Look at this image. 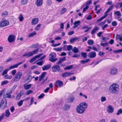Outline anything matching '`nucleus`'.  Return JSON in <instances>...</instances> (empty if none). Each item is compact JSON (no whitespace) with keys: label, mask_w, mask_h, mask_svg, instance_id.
<instances>
[{"label":"nucleus","mask_w":122,"mask_h":122,"mask_svg":"<svg viewBox=\"0 0 122 122\" xmlns=\"http://www.w3.org/2000/svg\"><path fill=\"white\" fill-rule=\"evenodd\" d=\"M117 39H119L121 41H122V34L121 35H117L116 36Z\"/></svg>","instance_id":"obj_35"},{"label":"nucleus","mask_w":122,"mask_h":122,"mask_svg":"<svg viewBox=\"0 0 122 122\" xmlns=\"http://www.w3.org/2000/svg\"><path fill=\"white\" fill-rule=\"evenodd\" d=\"M9 71V70L8 69H6L5 70H4L3 72L2 75V76H4L5 74H6L8 71Z\"/></svg>","instance_id":"obj_51"},{"label":"nucleus","mask_w":122,"mask_h":122,"mask_svg":"<svg viewBox=\"0 0 122 122\" xmlns=\"http://www.w3.org/2000/svg\"><path fill=\"white\" fill-rule=\"evenodd\" d=\"M70 108V106L67 104H65L63 107V109L64 110H68Z\"/></svg>","instance_id":"obj_26"},{"label":"nucleus","mask_w":122,"mask_h":122,"mask_svg":"<svg viewBox=\"0 0 122 122\" xmlns=\"http://www.w3.org/2000/svg\"><path fill=\"white\" fill-rule=\"evenodd\" d=\"M73 74L71 73L66 72L62 74L61 76H63V77H64L68 76Z\"/></svg>","instance_id":"obj_19"},{"label":"nucleus","mask_w":122,"mask_h":122,"mask_svg":"<svg viewBox=\"0 0 122 122\" xmlns=\"http://www.w3.org/2000/svg\"><path fill=\"white\" fill-rule=\"evenodd\" d=\"M5 114L3 113L0 117V122L4 118V116L6 117H8L10 114L9 109H7L5 112Z\"/></svg>","instance_id":"obj_7"},{"label":"nucleus","mask_w":122,"mask_h":122,"mask_svg":"<svg viewBox=\"0 0 122 122\" xmlns=\"http://www.w3.org/2000/svg\"><path fill=\"white\" fill-rule=\"evenodd\" d=\"M62 48H54V50L56 51H60L61 50Z\"/></svg>","instance_id":"obj_52"},{"label":"nucleus","mask_w":122,"mask_h":122,"mask_svg":"<svg viewBox=\"0 0 122 122\" xmlns=\"http://www.w3.org/2000/svg\"><path fill=\"white\" fill-rule=\"evenodd\" d=\"M99 28L97 26H95L93 29V30L91 32V33L92 35L94 34L98 30Z\"/></svg>","instance_id":"obj_20"},{"label":"nucleus","mask_w":122,"mask_h":122,"mask_svg":"<svg viewBox=\"0 0 122 122\" xmlns=\"http://www.w3.org/2000/svg\"><path fill=\"white\" fill-rule=\"evenodd\" d=\"M23 56L26 57H29L32 55L31 52H30L25 53L23 55Z\"/></svg>","instance_id":"obj_25"},{"label":"nucleus","mask_w":122,"mask_h":122,"mask_svg":"<svg viewBox=\"0 0 122 122\" xmlns=\"http://www.w3.org/2000/svg\"><path fill=\"white\" fill-rule=\"evenodd\" d=\"M41 24H39L37 25L35 28V30H38L40 29V28L41 27Z\"/></svg>","instance_id":"obj_44"},{"label":"nucleus","mask_w":122,"mask_h":122,"mask_svg":"<svg viewBox=\"0 0 122 122\" xmlns=\"http://www.w3.org/2000/svg\"><path fill=\"white\" fill-rule=\"evenodd\" d=\"M36 33L35 31H34L32 33H30L28 35V37H30L36 35Z\"/></svg>","instance_id":"obj_36"},{"label":"nucleus","mask_w":122,"mask_h":122,"mask_svg":"<svg viewBox=\"0 0 122 122\" xmlns=\"http://www.w3.org/2000/svg\"><path fill=\"white\" fill-rule=\"evenodd\" d=\"M46 74V73L44 72L42 73L39 76V81H41L43 80L45 78V76Z\"/></svg>","instance_id":"obj_13"},{"label":"nucleus","mask_w":122,"mask_h":122,"mask_svg":"<svg viewBox=\"0 0 122 122\" xmlns=\"http://www.w3.org/2000/svg\"><path fill=\"white\" fill-rule=\"evenodd\" d=\"M22 62H20L17 63L16 64H15L11 66H10L9 68V69H12L14 68H17L18 67V66L20 65L22 63Z\"/></svg>","instance_id":"obj_16"},{"label":"nucleus","mask_w":122,"mask_h":122,"mask_svg":"<svg viewBox=\"0 0 122 122\" xmlns=\"http://www.w3.org/2000/svg\"><path fill=\"white\" fill-rule=\"evenodd\" d=\"M7 106V100L5 99H3L1 101L0 107L1 110L5 108Z\"/></svg>","instance_id":"obj_3"},{"label":"nucleus","mask_w":122,"mask_h":122,"mask_svg":"<svg viewBox=\"0 0 122 122\" xmlns=\"http://www.w3.org/2000/svg\"><path fill=\"white\" fill-rule=\"evenodd\" d=\"M44 95L45 94H42L38 97V98L39 99H41L43 98Z\"/></svg>","instance_id":"obj_57"},{"label":"nucleus","mask_w":122,"mask_h":122,"mask_svg":"<svg viewBox=\"0 0 122 122\" xmlns=\"http://www.w3.org/2000/svg\"><path fill=\"white\" fill-rule=\"evenodd\" d=\"M18 19L20 21H22L24 19V17L21 14H20L18 17Z\"/></svg>","instance_id":"obj_39"},{"label":"nucleus","mask_w":122,"mask_h":122,"mask_svg":"<svg viewBox=\"0 0 122 122\" xmlns=\"http://www.w3.org/2000/svg\"><path fill=\"white\" fill-rule=\"evenodd\" d=\"M88 56L90 58H93L95 57L96 55V53L95 51H91L88 54Z\"/></svg>","instance_id":"obj_9"},{"label":"nucleus","mask_w":122,"mask_h":122,"mask_svg":"<svg viewBox=\"0 0 122 122\" xmlns=\"http://www.w3.org/2000/svg\"><path fill=\"white\" fill-rule=\"evenodd\" d=\"M15 38V36L14 35H10L8 38V41L10 43L14 41Z\"/></svg>","instance_id":"obj_10"},{"label":"nucleus","mask_w":122,"mask_h":122,"mask_svg":"<svg viewBox=\"0 0 122 122\" xmlns=\"http://www.w3.org/2000/svg\"><path fill=\"white\" fill-rule=\"evenodd\" d=\"M9 24L8 21L5 20L0 22V26H5L8 25Z\"/></svg>","instance_id":"obj_8"},{"label":"nucleus","mask_w":122,"mask_h":122,"mask_svg":"<svg viewBox=\"0 0 122 122\" xmlns=\"http://www.w3.org/2000/svg\"><path fill=\"white\" fill-rule=\"evenodd\" d=\"M12 93V92L10 91L8 93H6L5 95V97L9 98H10L11 97V94Z\"/></svg>","instance_id":"obj_32"},{"label":"nucleus","mask_w":122,"mask_h":122,"mask_svg":"<svg viewBox=\"0 0 122 122\" xmlns=\"http://www.w3.org/2000/svg\"><path fill=\"white\" fill-rule=\"evenodd\" d=\"M89 8V7L88 6L86 5V6L83 9L82 12L84 13L86 10H87Z\"/></svg>","instance_id":"obj_59"},{"label":"nucleus","mask_w":122,"mask_h":122,"mask_svg":"<svg viewBox=\"0 0 122 122\" xmlns=\"http://www.w3.org/2000/svg\"><path fill=\"white\" fill-rule=\"evenodd\" d=\"M108 43H107V42L105 43H101L100 44V45L102 46H103V47H105V46H107L108 45Z\"/></svg>","instance_id":"obj_49"},{"label":"nucleus","mask_w":122,"mask_h":122,"mask_svg":"<svg viewBox=\"0 0 122 122\" xmlns=\"http://www.w3.org/2000/svg\"><path fill=\"white\" fill-rule=\"evenodd\" d=\"M106 100V97H102L101 98V101L102 102H103L105 101Z\"/></svg>","instance_id":"obj_50"},{"label":"nucleus","mask_w":122,"mask_h":122,"mask_svg":"<svg viewBox=\"0 0 122 122\" xmlns=\"http://www.w3.org/2000/svg\"><path fill=\"white\" fill-rule=\"evenodd\" d=\"M72 46L71 45H68L67 47V50L68 51H70L72 50Z\"/></svg>","instance_id":"obj_47"},{"label":"nucleus","mask_w":122,"mask_h":122,"mask_svg":"<svg viewBox=\"0 0 122 122\" xmlns=\"http://www.w3.org/2000/svg\"><path fill=\"white\" fill-rule=\"evenodd\" d=\"M10 110L11 112H13L15 111V109L13 106H12L10 107Z\"/></svg>","instance_id":"obj_60"},{"label":"nucleus","mask_w":122,"mask_h":122,"mask_svg":"<svg viewBox=\"0 0 122 122\" xmlns=\"http://www.w3.org/2000/svg\"><path fill=\"white\" fill-rule=\"evenodd\" d=\"M66 58L65 56H63L62 58H60L59 61L57 63V64L59 65L61 64L63 62L66 60Z\"/></svg>","instance_id":"obj_14"},{"label":"nucleus","mask_w":122,"mask_h":122,"mask_svg":"<svg viewBox=\"0 0 122 122\" xmlns=\"http://www.w3.org/2000/svg\"><path fill=\"white\" fill-rule=\"evenodd\" d=\"M110 122H117V121L116 119H113L110 120Z\"/></svg>","instance_id":"obj_64"},{"label":"nucleus","mask_w":122,"mask_h":122,"mask_svg":"<svg viewBox=\"0 0 122 122\" xmlns=\"http://www.w3.org/2000/svg\"><path fill=\"white\" fill-rule=\"evenodd\" d=\"M43 55V54H40L39 55H37L34 57L31 58L30 61V62L32 63L34 61H35L37 58L40 57L41 56Z\"/></svg>","instance_id":"obj_12"},{"label":"nucleus","mask_w":122,"mask_h":122,"mask_svg":"<svg viewBox=\"0 0 122 122\" xmlns=\"http://www.w3.org/2000/svg\"><path fill=\"white\" fill-rule=\"evenodd\" d=\"M8 83V81H3L1 82V85H4L5 84H6Z\"/></svg>","instance_id":"obj_53"},{"label":"nucleus","mask_w":122,"mask_h":122,"mask_svg":"<svg viewBox=\"0 0 122 122\" xmlns=\"http://www.w3.org/2000/svg\"><path fill=\"white\" fill-rule=\"evenodd\" d=\"M66 8L63 7L61 10V14H63L66 12Z\"/></svg>","instance_id":"obj_43"},{"label":"nucleus","mask_w":122,"mask_h":122,"mask_svg":"<svg viewBox=\"0 0 122 122\" xmlns=\"http://www.w3.org/2000/svg\"><path fill=\"white\" fill-rule=\"evenodd\" d=\"M117 8H120L122 7V2H118L115 5Z\"/></svg>","instance_id":"obj_28"},{"label":"nucleus","mask_w":122,"mask_h":122,"mask_svg":"<svg viewBox=\"0 0 122 122\" xmlns=\"http://www.w3.org/2000/svg\"><path fill=\"white\" fill-rule=\"evenodd\" d=\"M23 102L22 100H20L17 103V104L20 107L23 104Z\"/></svg>","instance_id":"obj_46"},{"label":"nucleus","mask_w":122,"mask_h":122,"mask_svg":"<svg viewBox=\"0 0 122 122\" xmlns=\"http://www.w3.org/2000/svg\"><path fill=\"white\" fill-rule=\"evenodd\" d=\"M56 55L55 53H51L49 55L50 57L49 59L50 61L52 62H55L57 60V59L55 58L56 56Z\"/></svg>","instance_id":"obj_4"},{"label":"nucleus","mask_w":122,"mask_h":122,"mask_svg":"<svg viewBox=\"0 0 122 122\" xmlns=\"http://www.w3.org/2000/svg\"><path fill=\"white\" fill-rule=\"evenodd\" d=\"M119 89L118 85L117 84L114 83L110 86L109 90L110 92L112 93L116 94L118 92Z\"/></svg>","instance_id":"obj_2"},{"label":"nucleus","mask_w":122,"mask_h":122,"mask_svg":"<svg viewBox=\"0 0 122 122\" xmlns=\"http://www.w3.org/2000/svg\"><path fill=\"white\" fill-rule=\"evenodd\" d=\"M72 51L75 53H76L78 52L79 50L76 47H74V48L72 50Z\"/></svg>","instance_id":"obj_40"},{"label":"nucleus","mask_w":122,"mask_h":122,"mask_svg":"<svg viewBox=\"0 0 122 122\" xmlns=\"http://www.w3.org/2000/svg\"><path fill=\"white\" fill-rule=\"evenodd\" d=\"M32 79V76L31 75H29L26 79V80L27 82L30 81Z\"/></svg>","instance_id":"obj_38"},{"label":"nucleus","mask_w":122,"mask_h":122,"mask_svg":"<svg viewBox=\"0 0 122 122\" xmlns=\"http://www.w3.org/2000/svg\"><path fill=\"white\" fill-rule=\"evenodd\" d=\"M74 100V98L73 97H69L67 99V101L68 103L72 102Z\"/></svg>","instance_id":"obj_27"},{"label":"nucleus","mask_w":122,"mask_h":122,"mask_svg":"<svg viewBox=\"0 0 122 122\" xmlns=\"http://www.w3.org/2000/svg\"><path fill=\"white\" fill-rule=\"evenodd\" d=\"M52 71L53 72H61L62 70L61 69L60 66L58 65H55L52 67Z\"/></svg>","instance_id":"obj_6"},{"label":"nucleus","mask_w":122,"mask_h":122,"mask_svg":"<svg viewBox=\"0 0 122 122\" xmlns=\"http://www.w3.org/2000/svg\"><path fill=\"white\" fill-rule=\"evenodd\" d=\"M80 22V21L79 20L76 21L74 22V25H76V26H77L79 24Z\"/></svg>","instance_id":"obj_54"},{"label":"nucleus","mask_w":122,"mask_h":122,"mask_svg":"<svg viewBox=\"0 0 122 122\" xmlns=\"http://www.w3.org/2000/svg\"><path fill=\"white\" fill-rule=\"evenodd\" d=\"M81 55L83 57L86 58L87 57V54L86 53L82 52Z\"/></svg>","instance_id":"obj_48"},{"label":"nucleus","mask_w":122,"mask_h":122,"mask_svg":"<svg viewBox=\"0 0 122 122\" xmlns=\"http://www.w3.org/2000/svg\"><path fill=\"white\" fill-rule=\"evenodd\" d=\"M87 104L86 103L83 102L81 103L76 107V110L77 112L79 114L83 113L87 108Z\"/></svg>","instance_id":"obj_1"},{"label":"nucleus","mask_w":122,"mask_h":122,"mask_svg":"<svg viewBox=\"0 0 122 122\" xmlns=\"http://www.w3.org/2000/svg\"><path fill=\"white\" fill-rule=\"evenodd\" d=\"M78 39V38H71L70 39V42L72 43Z\"/></svg>","instance_id":"obj_42"},{"label":"nucleus","mask_w":122,"mask_h":122,"mask_svg":"<svg viewBox=\"0 0 122 122\" xmlns=\"http://www.w3.org/2000/svg\"><path fill=\"white\" fill-rule=\"evenodd\" d=\"M38 19L37 18L33 19L31 22V24L34 25L37 24L38 22Z\"/></svg>","instance_id":"obj_21"},{"label":"nucleus","mask_w":122,"mask_h":122,"mask_svg":"<svg viewBox=\"0 0 122 122\" xmlns=\"http://www.w3.org/2000/svg\"><path fill=\"white\" fill-rule=\"evenodd\" d=\"M114 110L113 107L111 105H109L107 107V111L109 113H112Z\"/></svg>","instance_id":"obj_15"},{"label":"nucleus","mask_w":122,"mask_h":122,"mask_svg":"<svg viewBox=\"0 0 122 122\" xmlns=\"http://www.w3.org/2000/svg\"><path fill=\"white\" fill-rule=\"evenodd\" d=\"M114 5H112L110 6L109 8H108L107 10L105 12V14H107V13L109 12L110 11L112 10L113 8Z\"/></svg>","instance_id":"obj_24"},{"label":"nucleus","mask_w":122,"mask_h":122,"mask_svg":"<svg viewBox=\"0 0 122 122\" xmlns=\"http://www.w3.org/2000/svg\"><path fill=\"white\" fill-rule=\"evenodd\" d=\"M89 60V59H88L86 60H81V63L84 64L87 62Z\"/></svg>","instance_id":"obj_45"},{"label":"nucleus","mask_w":122,"mask_h":122,"mask_svg":"<svg viewBox=\"0 0 122 122\" xmlns=\"http://www.w3.org/2000/svg\"><path fill=\"white\" fill-rule=\"evenodd\" d=\"M28 1V0H21L20 2L21 4L22 5H25L27 4Z\"/></svg>","instance_id":"obj_31"},{"label":"nucleus","mask_w":122,"mask_h":122,"mask_svg":"<svg viewBox=\"0 0 122 122\" xmlns=\"http://www.w3.org/2000/svg\"><path fill=\"white\" fill-rule=\"evenodd\" d=\"M114 14L118 17H120L122 15L121 14L120 11H119L115 12Z\"/></svg>","instance_id":"obj_34"},{"label":"nucleus","mask_w":122,"mask_h":122,"mask_svg":"<svg viewBox=\"0 0 122 122\" xmlns=\"http://www.w3.org/2000/svg\"><path fill=\"white\" fill-rule=\"evenodd\" d=\"M51 66V65L48 64L42 67V69L43 71H44L48 70L49 69Z\"/></svg>","instance_id":"obj_23"},{"label":"nucleus","mask_w":122,"mask_h":122,"mask_svg":"<svg viewBox=\"0 0 122 122\" xmlns=\"http://www.w3.org/2000/svg\"><path fill=\"white\" fill-rule=\"evenodd\" d=\"M39 51L38 49H37L33 50L31 52L32 56L34 54H36Z\"/></svg>","instance_id":"obj_30"},{"label":"nucleus","mask_w":122,"mask_h":122,"mask_svg":"<svg viewBox=\"0 0 122 122\" xmlns=\"http://www.w3.org/2000/svg\"><path fill=\"white\" fill-rule=\"evenodd\" d=\"M22 75V73L20 71L18 72L14 78V81H19Z\"/></svg>","instance_id":"obj_5"},{"label":"nucleus","mask_w":122,"mask_h":122,"mask_svg":"<svg viewBox=\"0 0 122 122\" xmlns=\"http://www.w3.org/2000/svg\"><path fill=\"white\" fill-rule=\"evenodd\" d=\"M43 2V0H37L36 5L37 6H40L42 5Z\"/></svg>","instance_id":"obj_22"},{"label":"nucleus","mask_w":122,"mask_h":122,"mask_svg":"<svg viewBox=\"0 0 122 122\" xmlns=\"http://www.w3.org/2000/svg\"><path fill=\"white\" fill-rule=\"evenodd\" d=\"M62 82L59 80H57L55 83V86L56 87H60L63 85Z\"/></svg>","instance_id":"obj_11"},{"label":"nucleus","mask_w":122,"mask_h":122,"mask_svg":"<svg viewBox=\"0 0 122 122\" xmlns=\"http://www.w3.org/2000/svg\"><path fill=\"white\" fill-rule=\"evenodd\" d=\"M43 61H42L36 63V64L38 65L41 66L43 64Z\"/></svg>","instance_id":"obj_56"},{"label":"nucleus","mask_w":122,"mask_h":122,"mask_svg":"<svg viewBox=\"0 0 122 122\" xmlns=\"http://www.w3.org/2000/svg\"><path fill=\"white\" fill-rule=\"evenodd\" d=\"M39 45L38 44H36L30 46L29 47L30 48L34 49L36 48Z\"/></svg>","instance_id":"obj_37"},{"label":"nucleus","mask_w":122,"mask_h":122,"mask_svg":"<svg viewBox=\"0 0 122 122\" xmlns=\"http://www.w3.org/2000/svg\"><path fill=\"white\" fill-rule=\"evenodd\" d=\"M47 5H50L52 3L51 1V0H48L47 2Z\"/></svg>","instance_id":"obj_62"},{"label":"nucleus","mask_w":122,"mask_h":122,"mask_svg":"<svg viewBox=\"0 0 122 122\" xmlns=\"http://www.w3.org/2000/svg\"><path fill=\"white\" fill-rule=\"evenodd\" d=\"M107 14H106L103 16L100 19L98 20L97 21V22H99L101 21L103 19H104L107 15Z\"/></svg>","instance_id":"obj_33"},{"label":"nucleus","mask_w":122,"mask_h":122,"mask_svg":"<svg viewBox=\"0 0 122 122\" xmlns=\"http://www.w3.org/2000/svg\"><path fill=\"white\" fill-rule=\"evenodd\" d=\"M73 66L71 65L68 66H67L64 69V70L68 69L70 70L72 69V67Z\"/></svg>","instance_id":"obj_55"},{"label":"nucleus","mask_w":122,"mask_h":122,"mask_svg":"<svg viewBox=\"0 0 122 122\" xmlns=\"http://www.w3.org/2000/svg\"><path fill=\"white\" fill-rule=\"evenodd\" d=\"M112 25L114 26H116L117 25V22L115 21H113L112 24Z\"/></svg>","instance_id":"obj_58"},{"label":"nucleus","mask_w":122,"mask_h":122,"mask_svg":"<svg viewBox=\"0 0 122 122\" xmlns=\"http://www.w3.org/2000/svg\"><path fill=\"white\" fill-rule=\"evenodd\" d=\"M24 92L23 91H21L17 95L16 97V99L17 100H19L21 97V96L24 94Z\"/></svg>","instance_id":"obj_18"},{"label":"nucleus","mask_w":122,"mask_h":122,"mask_svg":"<svg viewBox=\"0 0 122 122\" xmlns=\"http://www.w3.org/2000/svg\"><path fill=\"white\" fill-rule=\"evenodd\" d=\"M117 69L116 68H114L111 70L110 73L112 75H115L117 73Z\"/></svg>","instance_id":"obj_17"},{"label":"nucleus","mask_w":122,"mask_h":122,"mask_svg":"<svg viewBox=\"0 0 122 122\" xmlns=\"http://www.w3.org/2000/svg\"><path fill=\"white\" fill-rule=\"evenodd\" d=\"M16 72V70H14L12 71L11 72L12 74L13 75H14Z\"/></svg>","instance_id":"obj_63"},{"label":"nucleus","mask_w":122,"mask_h":122,"mask_svg":"<svg viewBox=\"0 0 122 122\" xmlns=\"http://www.w3.org/2000/svg\"><path fill=\"white\" fill-rule=\"evenodd\" d=\"M122 112V110L120 109H119L117 113L116 114L117 115H118L119 114L121 113Z\"/></svg>","instance_id":"obj_61"},{"label":"nucleus","mask_w":122,"mask_h":122,"mask_svg":"<svg viewBox=\"0 0 122 122\" xmlns=\"http://www.w3.org/2000/svg\"><path fill=\"white\" fill-rule=\"evenodd\" d=\"M87 43L89 45H92L93 44V42L92 40H89L87 41Z\"/></svg>","instance_id":"obj_41"},{"label":"nucleus","mask_w":122,"mask_h":122,"mask_svg":"<svg viewBox=\"0 0 122 122\" xmlns=\"http://www.w3.org/2000/svg\"><path fill=\"white\" fill-rule=\"evenodd\" d=\"M32 84H29L28 85L25 84L24 85V88L25 90H27L30 88Z\"/></svg>","instance_id":"obj_29"}]
</instances>
